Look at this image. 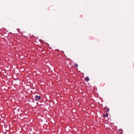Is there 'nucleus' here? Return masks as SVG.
Listing matches in <instances>:
<instances>
[{"label": "nucleus", "mask_w": 134, "mask_h": 134, "mask_svg": "<svg viewBox=\"0 0 134 134\" xmlns=\"http://www.w3.org/2000/svg\"><path fill=\"white\" fill-rule=\"evenodd\" d=\"M41 97L40 96H38V95L36 96L35 97V100L36 101L38 100V99H40Z\"/></svg>", "instance_id": "f257e3e1"}, {"label": "nucleus", "mask_w": 134, "mask_h": 134, "mask_svg": "<svg viewBox=\"0 0 134 134\" xmlns=\"http://www.w3.org/2000/svg\"><path fill=\"white\" fill-rule=\"evenodd\" d=\"M89 80L90 79L88 76L86 77L85 79V81H86L87 82H88Z\"/></svg>", "instance_id": "f03ea898"}, {"label": "nucleus", "mask_w": 134, "mask_h": 134, "mask_svg": "<svg viewBox=\"0 0 134 134\" xmlns=\"http://www.w3.org/2000/svg\"><path fill=\"white\" fill-rule=\"evenodd\" d=\"M74 66L75 67H77L78 66V65L77 64H76V63H75V64H74Z\"/></svg>", "instance_id": "7ed1b4c3"}, {"label": "nucleus", "mask_w": 134, "mask_h": 134, "mask_svg": "<svg viewBox=\"0 0 134 134\" xmlns=\"http://www.w3.org/2000/svg\"><path fill=\"white\" fill-rule=\"evenodd\" d=\"M119 131H121V133H122V130H121H121L120 129L119 130Z\"/></svg>", "instance_id": "20e7f679"}, {"label": "nucleus", "mask_w": 134, "mask_h": 134, "mask_svg": "<svg viewBox=\"0 0 134 134\" xmlns=\"http://www.w3.org/2000/svg\"><path fill=\"white\" fill-rule=\"evenodd\" d=\"M106 116H107V117H108V114H107V113H106V115H105Z\"/></svg>", "instance_id": "39448f33"}, {"label": "nucleus", "mask_w": 134, "mask_h": 134, "mask_svg": "<svg viewBox=\"0 0 134 134\" xmlns=\"http://www.w3.org/2000/svg\"><path fill=\"white\" fill-rule=\"evenodd\" d=\"M105 115H104L103 117H105Z\"/></svg>", "instance_id": "423d86ee"}, {"label": "nucleus", "mask_w": 134, "mask_h": 134, "mask_svg": "<svg viewBox=\"0 0 134 134\" xmlns=\"http://www.w3.org/2000/svg\"><path fill=\"white\" fill-rule=\"evenodd\" d=\"M108 110V111L109 110V109H107Z\"/></svg>", "instance_id": "0eeeda50"}, {"label": "nucleus", "mask_w": 134, "mask_h": 134, "mask_svg": "<svg viewBox=\"0 0 134 134\" xmlns=\"http://www.w3.org/2000/svg\"><path fill=\"white\" fill-rule=\"evenodd\" d=\"M34 121V119H33L32 121Z\"/></svg>", "instance_id": "6e6552de"}]
</instances>
